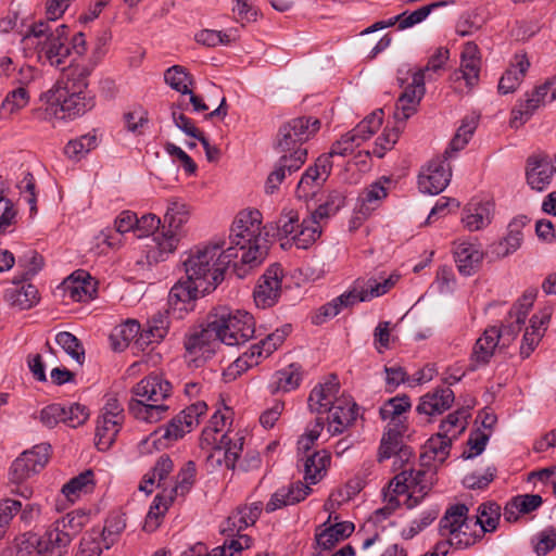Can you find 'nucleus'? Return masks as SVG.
I'll return each instance as SVG.
<instances>
[{
	"mask_svg": "<svg viewBox=\"0 0 556 556\" xmlns=\"http://www.w3.org/2000/svg\"><path fill=\"white\" fill-rule=\"evenodd\" d=\"M453 253L456 267L463 276L476 274L484 256L479 244L465 241L456 243Z\"/></svg>",
	"mask_w": 556,
	"mask_h": 556,
	"instance_id": "26",
	"label": "nucleus"
},
{
	"mask_svg": "<svg viewBox=\"0 0 556 556\" xmlns=\"http://www.w3.org/2000/svg\"><path fill=\"white\" fill-rule=\"evenodd\" d=\"M546 96V88L543 85L536 87L531 93L527 94V99L520 101L519 104L511 112V126L519 127L523 125L533 115V113L544 103Z\"/></svg>",
	"mask_w": 556,
	"mask_h": 556,
	"instance_id": "32",
	"label": "nucleus"
},
{
	"mask_svg": "<svg viewBox=\"0 0 556 556\" xmlns=\"http://www.w3.org/2000/svg\"><path fill=\"white\" fill-rule=\"evenodd\" d=\"M28 547L34 548L38 556H64L68 552L71 541L51 525L42 535L27 533L24 535Z\"/></svg>",
	"mask_w": 556,
	"mask_h": 556,
	"instance_id": "19",
	"label": "nucleus"
},
{
	"mask_svg": "<svg viewBox=\"0 0 556 556\" xmlns=\"http://www.w3.org/2000/svg\"><path fill=\"white\" fill-rule=\"evenodd\" d=\"M5 302L17 309L24 311L35 306L38 301V290L31 285H14L13 288H9L4 293Z\"/></svg>",
	"mask_w": 556,
	"mask_h": 556,
	"instance_id": "38",
	"label": "nucleus"
},
{
	"mask_svg": "<svg viewBox=\"0 0 556 556\" xmlns=\"http://www.w3.org/2000/svg\"><path fill=\"white\" fill-rule=\"evenodd\" d=\"M263 215L256 208L245 210V273L260 267L269 254L268 232H264Z\"/></svg>",
	"mask_w": 556,
	"mask_h": 556,
	"instance_id": "9",
	"label": "nucleus"
},
{
	"mask_svg": "<svg viewBox=\"0 0 556 556\" xmlns=\"http://www.w3.org/2000/svg\"><path fill=\"white\" fill-rule=\"evenodd\" d=\"M56 343L78 364L85 359V350L79 340L68 331H61L55 337Z\"/></svg>",
	"mask_w": 556,
	"mask_h": 556,
	"instance_id": "60",
	"label": "nucleus"
},
{
	"mask_svg": "<svg viewBox=\"0 0 556 556\" xmlns=\"http://www.w3.org/2000/svg\"><path fill=\"white\" fill-rule=\"evenodd\" d=\"M306 160L307 150H298L294 153L281 154L267 175L264 184V192L267 195L278 192L287 177L298 172Z\"/></svg>",
	"mask_w": 556,
	"mask_h": 556,
	"instance_id": "17",
	"label": "nucleus"
},
{
	"mask_svg": "<svg viewBox=\"0 0 556 556\" xmlns=\"http://www.w3.org/2000/svg\"><path fill=\"white\" fill-rule=\"evenodd\" d=\"M399 279L400 275L397 274H391L388 277L380 276L379 278H369L366 288L357 292V299H359V302H365L381 296L389 292Z\"/></svg>",
	"mask_w": 556,
	"mask_h": 556,
	"instance_id": "46",
	"label": "nucleus"
},
{
	"mask_svg": "<svg viewBox=\"0 0 556 556\" xmlns=\"http://www.w3.org/2000/svg\"><path fill=\"white\" fill-rule=\"evenodd\" d=\"M191 215V207L185 201L170 198L167 200L164 223L167 225V231L156 235L153 240L160 250V256L173 253L184 232V226L188 223Z\"/></svg>",
	"mask_w": 556,
	"mask_h": 556,
	"instance_id": "10",
	"label": "nucleus"
},
{
	"mask_svg": "<svg viewBox=\"0 0 556 556\" xmlns=\"http://www.w3.org/2000/svg\"><path fill=\"white\" fill-rule=\"evenodd\" d=\"M94 64L72 65L54 85L42 94L51 106L59 108L62 118H76L91 111L96 105V96L89 89L88 78Z\"/></svg>",
	"mask_w": 556,
	"mask_h": 556,
	"instance_id": "2",
	"label": "nucleus"
},
{
	"mask_svg": "<svg viewBox=\"0 0 556 556\" xmlns=\"http://www.w3.org/2000/svg\"><path fill=\"white\" fill-rule=\"evenodd\" d=\"M312 489L309 484H304L302 481H296L288 486L278 489L271 496L270 501L266 505L267 511H274L278 508L288 505H294L309 494Z\"/></svg>",
	"mask_w": 556,
	"mask_h": 556,
	"instance_id": "28",
	"label": "nucleus"
},
{
	"mask_svg": "<svg viewBox=\"0 0 556 556\" xmlns=\"http://www.w3.org/2000/svg\"><path fill=\"white\" fill-rule=\"evenodd\" d=\"M172 389V383L160 375L144 377L131 389L129 413L138 420L157 422L168 410L161 402L170 395Z\"/></svg>",
	"mask_w": 556,
	"mask_h": 556,
	"instance_id": "3",
	"label": "nucleus"
},
{
	"mask_svg": "<svg viewBox=\"0 0 556 556\" xmlns=\"http://www.w3.org/2000/svg\"><path fill=\"white\" fill-rule=\"evenodd\" d=\"M443 159L432 160L425 173L419 176V189L424 193L439 194L448 185L452 176L450 164Z\"/></svg>",
	"mask_w": 556,
	"mask_h": 556,
	"instance_id": "21",
	"label": "nucleus"
},
{
	"mask_svg": "<svg viewBox=\"0 0 556 556\" xmlns=\"http://www.w3.org/2000/svg\"><path fill=\"white\" fill-rule=\"evenodd\" d=\"M454 402V392L450 388L437 389L420 399L417 412L425 415H439L447 410Z\"/></svg>",
	"mask_w": 556,
	"mask_h": 556,
	"instance_id": "33",
	"label": "nucleus"
},
{
	"mask_svg": "<svg viewBox=\"0 0 556 556\" xmlns=\"http://www.w3.org/2000/svg\"><path fill=\"white\" fill-rule=\"evenodd\" d=\"M243 514L240 506L237 511L229 516L222 526V534L225 536L224 544L207 553L202 543H197L184 551L180 556H241L243 546L240 539L243 536Z\"/></svg>",
	"mask_w": 556,
	"mask_h": 556,
	"instance_id": "11",
	"label": "nucleus"
},
{
	"mask_svg": "<svg viewBox=\"0 0 556 556\" xmlns=\"http://www.w3.org/2000/svg\"><path fill=\"white\" fill-rule=\"evenodd\" d=\"M340 383L332 375L326 381L319 382L311 391L307 399V406L311 413L325 414L332 409L338 401Z\"/></svg>",
	"mask_w": 556,
	"mask_h": 556,
	"instance_id": "22",
	"label": "nucleus"
},
{
	"mask_svg": "<svg viewBox=\"0 0 556 556\" xmlns=\"http://www.w3.org/2000/svg\"><path fill=\"white\" fill-rule=\"evenodd\" d=\"M303 374V367L299 363H292L275 371L269 383L270 393H287L298 389L302 382Z\"/></svg>",
	"mask_w": 556,
	"mask_h": 556,
	"instance_id": "29",
	"label": "nucleus"
},
{
	"mask_svg": "<svg viewBox=\"0 0 556 556\" xmlns=\"http://www.w3.org/2000/svg\"><path fill=\"white\" fill-rule=\"evenodd\" d=\"M319 220V218H314V214L308 219H303L299 229L291 237L298 249H307L319 238L321 233Z\"/></svg>",
	"mask_w": 556,
	"mask_h": 556,
	"instance_id": "48",
	"label": "nucleus"
},
{
	"mask_svg": "<svg viewBox=\"0 0 556 556\" xmlns=\"http://www.w3.org/2000/svg\"><path fill=\"white\" fill-rule=\"evenodd\" d=\"M320 128V121L313 116H299L283 123L276 135L275 148L282 154L307 150V142Z\"/></svg>",
	"mask_w": 556,
	"mask_h": 556,
	"instance_id": "7",
	"label": "nucleus"
},
{
	"mask_svg": "<svg viewBox=\"0 0 556 556\" xmlns=\"http://www.w3.org/2000/svg\"><path fill=\"white\" fill-rule=\"evenodd\" d=\"M357 291L344 292L332 301L320 306L312 316V324L323 325L327 320L336 317L344 307L353 306L358 303Z\"/></svg>",
	"mask_w": 556,
	"mask_h": 556,
	"instance_id": "35",
	"label": "nucleus"
},
{
	"mask_svg": "<svg viewBox=\"0 0 556 556\" xmlns=\"http://www.w3.org/2000/svg\"><path fill=\"white\" fill-rule=\"evenodd\" d=\"M165 83L174 90L181 94L190 93V86L193 84V78L186 67L181 65H173L164 73Z\"/></svg>",
	"mask_w": 556,
	"mask_h": 556,
	"instance_id": "54",
	"label": "nucleus"
},
{
	"mask_svg": "<svg viewBox=\"0 0 556 556\" xmlns=\"http://www.w3.org/2000/svg\"><path fill=\"white\" fill-rule=\"evenodd\" d=\"M124 419L98 417L96 427V445L99 451L108 450L116 439Z\"/></svg>",
	"mask_w": 556,
	"mask_h": 556,
	"instance_id": "40",
	"label": "nucleus"
},
{
	"mask_svg": "<svg viewBox=\"0 0 556 556\" xmlns=\"http://www.w3.org/2000/svg\"><path fill=\"white\" fill-rule=\"evenodd\" d=\"M66 29L64 24L53 26L49 22L39 21L28 27L22 40L25 46L36 48L39 61L60 67L70 54Z\"/></svg>",
	"mask_w": 556,
	"mask_h": 556,
	"instance_id": "5",
	"label": "nucleus"
},
{
	"mask_svg": "<svg viewBox=\"0 0 556 556\" xmlns=\"http://www.w3.org/2000/svg\"><path fill=\"white\" fill-rule=\"evenodd\" d=\"M454 3H455L454 0H451V1L442 0V1H437L431 4L421 7L413 12L405 11V12L401 13L402 18H401V25H399V29L403 30V29L413 27V26L421 23L422 21H425L434 9L440 8V7H445L448 4H454Z\"/></svg>",
	"mask_w": 556,
	"mask_h": 556,
	"instance_id": "56",
	"label": "nucleus"
},
{
	"mask_svg": "<svg viewBox=\"0 0 556 556\" xmlns=\"http://www.w3.org/2000/svg\"><path fill=\"white\" fill-rule=\"evenodd\" d=\"M125 527L126 520L124 515H111L105 521L100 538L96 539L101 541L102 547H105L108 549L111 547V545H113L116 542L118 535L124 531Z\"/></svg>",
	"mask_w": 556,
	"mask_h": 556,
	"instance_id": "57",
	"label": "nucleus"
},
{
	"mask_svg": "<svg viewBox=\"0 0 556 556\" xmlns=\"http://www.w3.org/2000/svg\"><path fill=\"white\" fill-rule=\"evenodd\" d=\"M345 197L342 192L333 190L329 192L325 203L320 204L314 211V218L324 219L334 215L342 206H344Z\"/></svg>",
	"mask_w": 556,
	"mask_h": 556,
	"instance_id": "63",
	"label": "nucleus"
},
{
	"mask_svg": "<svg viewBox=\"0 0 556 556\" xmlns=\"http://www.w3.org/2000/svg\"><path fill=\"white\" fill-rule=\"evenodd\" d=\"M299 227V213L294 210H282L277 222V230L280 239H282V237H292Z\"/></svg>",
	"mask_w": 556,
	"mask_h": 556,
	"instance_id": "64",
	"label": "nucleus"
},
{
	"mask_svg": "<svg viewBox=\"0 0 556 556\" xmlns=\"http://www.w3.org/2000/svg\"><path fill=\"white\" fill-rule=\"evenodd\" d=\"M93 471L88 469L78 476L72 478L67 483H65L62 488V493L68 498L71 502H74L75 498L80 493H87L92 490L93 482Z\"/></svg>",
	"mask_w": 556,
	"mask_h": 556,
	"instance_id": "55",
	"label": "nucleus"
},
{
	"mask_svg": "<svg viewBox=\"0 0 556 556\" xmlns=\"http://www.w3.org/2000/svg\"><path fill=\"white\" fill-rule=\"evenodd\" d=\"M21 271L12 279L13 285H22L35 277L43 267V257L34 250L25 252L17 261Z\"/></svg>",
	"mask_w": 556,
	"mask_h": 556,
	"instance_id": "42",
	"label": "nucleus"
},
{
	"mask_svg": "<svg viewBox=\"0 0 556 556\" xmlns=\"http://www.w3.org/2000/svg\"><path fill=\"white\" fill-rule=\"evenodd\" d=\"M50 445L42 443L23 452L12 464L10 482L21 483L39 472L48 463Z\"/></svg>",
	"mask_w": 556,
	"mask_h": 556,
	"instance_id": "14",
	"label": "nucleus"
},
{
	"mask_svg": "<svg viewBox=\"0 0 556 556\" xmlns=\"http://www.w3.org/2000/svg\"><path fill=\"white\" fill-rule=\"evenodd\" d=\"M96 147L97 137L88 134L68 141L64 148V153L67 157L79 161Z\"/></svg>",
	"mask_w": 556,
	"mask_h": 556,
	"instance_id": "58",
	"label": "nucleus"
},
{
	"mask_svg": "<svg viewBox=\"0 0 556 556\" xmlns=\"http://www.w3.org/2000/svg\"><path fill=\"white\" fill-rule=\"evenodd\" d=\"M529 223L527 216L521 215L514 218L508 225L506 237L494 245L493 252L497 256H507L520 248L522 241V228Z\"/></svg>",
	"mask_w": 556,
	"mask_h": 556,
	"instance_id": "36",
	"label": "nucleus"
},
{
	"mask_svg": "<svg viewBox=\"0 0 556 556\" xmlns=\"http://www.w3.org/2000/svg\"><path fill=\"white\" fill-rule=\"evenodd\" d=\"M328 417V432L331 435H339L351 427L357 417V405L355 402L340 400L332 406Z\"/></svg>",
	"mask_w": 556,
	"mask_h": 556,
	"instance_id": "27",
	"label": "nucleus"
},
{
	"mask_svg": "<svg viewBox=\"0 0 556 556\" xmlns=\"http://www.w3.org/2000/svg\"><path fill=\"white\" fill-rule=\"evenodd\" d=\"M331 169L332 161H329V156L317 157L302 174L295 188V197L305 202L312 200L329 178Z\"/></svg>",
	"mask_w": 556,
	"mask_h": 556,
	"instance_id": "15",
	"label": "nucleus"
},
{
	"mask_svg": "<svg viewBox=\"0 0 556 556\" xmlns=\"http://www.w3.org/2000/svg\"><path fill=\"white\" fill-rule=\"evenodd\" d=\"M283 336L278 333L268 334L258 343H254L245 352V371L257 366L262 359L267 358L282 343Z\"/></svg>",
	"mask_w": 556,
	"mask_h": 556,
	"instance_id": "37",
	"label": "nucleus"
},
{
	"mask_svg": "<svg viewBox=\"0 0 556 556\" xmlns=\"http://www.w3.org/2000/svg\"><path fill=\"white\" fill-rule=\"evenodd\" d=\"M501 518V507L494 502L482 503L478 507V515L473 520V526H480L481 534L493 532L498 526Z\"/></svg>",
	"mask_w": 556,
	"mask_h": 556,
	"instance_id": "51",
	"label": "nucleus"
},
{
	"mask_svg": "<svg viewBox=\"0 0 556 556\" xmlns=\"http://www.w3.org/2000/svg\"><path fill=\"white\" fill-rule=\"evenodd\" d=\"M140 334V324L135 319H128L118 327L110 336L112 348L114 351H124L131 341L137 340Z\"/></svg>",
	"mask_w": 556,
	"mask_h": 556,
	"instance_id": "47",
	"label": "nucleus"
},
{
	"mask_svg": "<svg viewBox=\"0 0 556 556\" xmlns=\"http://www.w3.org/2000/svg\"><path fill=\"white\" fill-rule=\"evenodd\" d=\"M383 110L378 109L369 116L365 117L352 131L363 142L369 139L381 126Z\"/></svg>",
	"mask_w": 556,
	"mask_h": 556,
	"instance_id": "61",
	"label": "nucleus"
},
{
	"mask_svg": "<svg viewBox=\"0 0 556 556\" xmlns=\"http://www.w3.org/2000/svg\"><path fill=\"white\" fill-rule=\"evenodd\" d=\"M530 63L521 56L513 67L508 68L498 81V92L507 94L514 92L520 85Z\"/></svg>",
	"mask_w": 556,
	"mask_h": 556,
	"instance_id": "49",
	"label": "nucleus"
},
{
	"mask_svg": "<svg viewBox=\"0 0 556 556\" xmlns=\"http://www.w3.org/2000/svg\"><path fill=\"white\" fill-rule=\"evenodd\" d=\"M64 295L75 302H88L97 292L96 282L85 270H76L61 285Z\"/></svg>",
	"mask_w": 556,
	"mask_h": 556,
	"instance_id": "25",
	"label": "nucleus"
},
{
	"mask_svg": "<svg viewBox=\"0 0 556 556\" xmlns=\"http://www.w3.org/2000/svg\"><path fill=\"white\" fill-rule=\"evenodd\" d=\"M469 508L465 504L451 506L440 520V534L450 536V543L456 548H467L480 540L483 534L471 533L473 520L468 518Z\"/></svg>",
	"mask_w": 556,
	"mask_h": 556,
	"instance_id": "8",
	"label": "nucleus"
},
{
	"mask_svg": "<svg viewBox=\"0 0 556 556\" xmlns=\"http://www.w3.org/2000/svg\"><path fill=\"white\" fill-rule=\"evenodd\" d=\"M354 531V525L342 521L316 533L317 545L323 549H331L338 542L349 538Z\"/></svg>",
	"mask_w": 556,
	"mask_h": 556,
	"instance_id": "41",
	"label": "nucleus"
},
{
	"mask_svg": "<svg viewBox=\"0 0 556 556\" xmlns=\"http://www.w3.org/2000/svg\"><path fill=\"white\" fill-rule=\"evenodd\" d=\"M206 321L217 334L218 343L236 346L243 339V314L240 309L233 313L228 307L216 308L207 315Z\"/></svg>",
	"mask_w": 556,
	"mask_h": 556,
	"instance_id": "13",
	"label": "nucleus"
},
{
	"mask_svg": "<svg viewBox=\"0 0 556 556\" xmlns=\"http://www.w3.org/2000/svg\"><path fill=\"white\" fill-rule=\"evenodd\" d=\"M194 279H179L170 289L168 294V303L170 305L181 304L179 309H188L187 305L193 302L199 296H203L210 293L208 290H204L198 283H194Z\"/></svg>",
	"mask_w": 556,
	"mask_h": 556,
	"instance_id": "31",
	"label": "nucleus"
},
{
	"mask_svg": "<svg viewBox=\"0 0 556 556\" xmlns=\"http://www.w3.org/2000/svg\"><path fill=\"white\" fill-rule=\"evenodd\" d=\"M452 444V437H447L443 432H439L437 435L431 437L426 445L425 451L421 454V466L428 465V460L431 458L437 459L442 464L450 453Z\"/></svg>",
	"mask_w": 556,
	"mask_h": 556,
	"instance_id": "44",
	"label": "nucleus"
},
{
	"mask_svg": "<svg viewBox=\"0 0 556 556\" xmlns=\"http://www.w3.org/2000/svg\"><path fill=\"white\" fill-rule=\"evenodd\" d=\"M205 427L200 437V447L206 451V466L214 469L224 460L227 469L235 470L243 450V437L232 441L227 433Z\"/></svg>",
	"mask_w": 556,
	"mask_h": 556,
	"instance_id": "6",
	"label": "nucleus"
},
{
	"mask_svg": "<svg viewBox=\"0 0 556 556\" xmlns=\"http://www.w3.org/2000/svg\"><path fill=\"white\" fill-rule=\"evenodd\" d=\"M412 404L407 395H397L389 399L379 409V415L383 421H387V427L407 426L406 414L410 409Z\"/></svg>",
	"mask_w": 556,
	"mask_h": 556,
	"instance_id": "30",
	"label": "nucleus"
},
{
	"mask_svg": "<svg viewBox=\"0 0 556 556\" xmlns=\"http://www.w3.org/2000/svg\"><path fill=\"white\" fill-rule=\"evenodd\" d=\"M388 195V189L381 180L375 181L369 185L359 195V212L362 214H369L380 206L383 199Z\"/></svg>",
	"mask_w": 556,
	"mask_h": 556,
	"instance_id": "52",
	"label": "nucleus"
},
{
	"mask_svg": "<svg viewBox=\"0 0 556 556\" xmlns=\"http://www.w3.org/2000/svg\"><path fill=\"white\" fill-rule=\"evenodd\" d=\"M478 119L479 117L476 115H469L463 118L462 125L458 127L445 151V155H448L451 152H458L467 146L478 126Z\"/></svg>",
	"mask_w": 556,
	"mask_h": 556,
	"instance_id": "53",
	"label": "nucleus"
},
{
	"mask_svg": "<svg viewBox=\"0 0 556 556\" xmlns=\"http://www.w3.org/2000/svg\"><path fill=\"white\" fill-rule=\"evenodd\" d=\"M167 332L168 321L164 316L160 315L157 318H153L152 320L148 321V327L140 331L135 345L138 349H143L144 346L152 343H159L165 338Z\"/></svg>",
	"mask_w": 556,
	"mask_h": 556,
	"instance_id": "45",
	"label": "nucleus"
},
{
	"mask_svg": "<svg viewBox=\"0 0 556 556\" xmlns=\"http://www.w3.org/2000/svg\"><path fill=\"white\" fill-rule=\"evenodd\" d=\"M331 463V455L327 450L314 452L304 462V480L308 484H316L327 473Z\"/></svg>",
	"mask_w": 556,
	"mask_h": 556,
	"instance_id": "39",
	"label": "nucleus"
},
{
	"mask_svg": "<svg viewBox=\"0 0 556 556\" xmlns=\"http://www.w3.org/2000/svg\"><path fill=\"white\" fill-rule=\"evenodd\" d=\"M282 277L283 273L280 264L274 263L266 268L253 291L254 302L257 307H271L278 302L281 293Z\"/></svg>",
	"mask_w": 556,
	"mask_h": 556,
	"instance_id": "18",
	"label": "nucleus"
},
{
	"mask_svg": "<svg viewBox=\"0 0 556 556\" xmlns=\"http://www.w3.org/2000/svg\"><path fill=\"white\" fill-rule=\"evenodd\" d=\"M195 463L188 460L178 471L175 484L169 490L166 489L168 501L174 502L177 496L184 497L188 494L195 482Z\"/></svg>",
	"mask_w": 556,
	"mask_h": 556,
	"instance_id": "43",
	"label": "nucleus"
},
{
	"mask_svg": "<svg viewBox=\"0 0 556 556\" xmlns=\"http://www.w3.org/2000/svg\"><path fill=\"white\" fill-rule=\"evenodd\" d=\"M230 245L222 250L224 243L211 241L190 250L182 261L188 279H194L204 290L212 292L225 279L226 275L243 277V217L239 213L230 228Z\"/></svg>",
	"mask_w": 556,
	"mask_h": 556,
	"instance_id": "1",
	"label": "nucleus"
},
{
	"mask_svg": "<svg viewBox=\"0 0 556 556\" xmlns=\"http://www.w3.org/2000/svg\"><path fill=\"white\" fill-rule=\"evenodd\" d=\"M435 469L429 466L420 469H404L395 475L388 486L392 494L386 500L387 515H392L400 507L397 495L407 493L404 506L407 509L417 507L431 491L435 482Z\"/></svg>",
	"mask_w": 556,
	"mask_h": 556,
	"instance_id": "4",
	"label": "nucleus"
},
{
	"mask_svg": "<svg viewBox=\"0 0 556 556\" xmlns=\"http://www.w3.org/2000/svg\"><path fill=\"white\" fill-rule=\"evenodd\" d=\"M492 220V205L489 202H470L463 210L462 222L469 231L486 227Z\"/></svg>",
	"mask_w": 556,
	"mask_h": 556,
	"instance_id": "34",
	"label": "nucleus"
},
{
	"mask_svg": "<svg viewBox=\"0 0 556 556\" xmlns=\"http://www.w3.org/2000/svg\"><path fill=\"white\" fill-rule=\"evenodd\" d=\"M88 515L83 510H75L66 514L61 517L52 525L61 531V533L66 534L68 540L72 542L74 538H76L86 523L88 522Z\"/></svg>",
	"mask_w": 556,
	"mask_h": 556,
	"instance_id": "50",
	"label": "nucleus"
},
{
	"mask_svg": "<svg viewBox=\"0 0 556 556\" xmlns=\"http://www.w3.org/2000/svg\"><path fill=\"white\" fill-rule=\"evenodd\" d=\"M554 165L547 154H534L527 159L526 179L532 190L544 191L551 185Z\"/></svg>",
	"mask_w": 556,
	"mask_h": 556,
	"instance_id": "24",
	"label": "nucleus"
},
{
	"mask_svg": "<svg viewBox=\"0 0 556 556\" xmlns=\"http://www.w3.org/2000/svg\"><path fill=\"white\" fill-rule=\"evenodd\" d=\"M469 413L466 409H458L451 413L440 425V432H443L452 439L457 438L467 427V418Z\"/></svg>",
	"mask_w": 556,
	"mask_h": 556,
	"instance_id": "59",
	"label": "nucleus"
},
{
	"mask_svg": "<svg viewBox=\"0 0 556 556\" xmlns=\"http://www.w3.org/2000/svg\"><path fill=\"white\" fill-rule=\"evenodd\" d=\"M408 426L399 427H386L382 434L379 450H378V462L382 463L395 455L402 463L407 462L413 455L409 447L403 444V435L407 431Z\"/></svg>",
	"mask_w": 556,
	"mask_h": 556,
	"instance_id": "23",
	"label": "nucleus"
},
{
	"mask_svg": "<svg viewBox=\"0 0 556 556\" xmlns=\"http://www.w3.org/2000/svg\"><path fill=\"white\" fill-rule=\"evenodd\" d=\"M219 346L217 334L205 321L188 330L184 338L185 358L199 367L212 358Z\"/></svg>",
	"mask_w": 556,
	"mask_h": 556,
	"instance_id": "12",
	"label": "nucleus"
},
{
	"mask_svg": "<svg viewBox=\"0 0 556 556\" xmlns=\"http://www.w3.org/2000/svg\"><path fill=\"white\" fill-rule=\"evenodd\" d=\"M504 338L505 332L498 330L496 326L488 327L473 345L468 370L476 371L486 366L493 357L495 349L500 345L501 340H505Z\"/></svg>",
	"mask_w": 556,
	"mask_h": 556,
	"instance_id": "20",
	"label": "nucleus"
},
{
	"mask_svg": "<svg viewBox=\"0 0 556 556\" xmlns=\"http://www.w3.org/2000/svg\"><path fill=\"white\" fill-rule=\"evenodd\" d=\"M206 409V403L198 401L182 409L165 427L155 431V434H160V438L169 442L177 441L199 424V418L205 414Z\"/></svg>",
	"mask_w": 556,
	"mask_h": 556,
	"instance_id": "16",
	"label": "nucleus"
},
{
	"mask_svg": "<svg viewBox=\"0 0 556 556\" xmlns=\"http://www.w3.org/2000/svg\"><path fill=\"white\" fill-rule=\"evenodd\" d=\"M362 141L356 137V135L351 130L341 138L336 141L327 154H323L321 156H329V161H331L332 156H348L352 154L355 148L359 147Z\"/></svg>",
	"mask_w": 556,
	"mask_h": 556,
	"instance_id": "62",
	"label": "nucleus"
}]
</instances>
